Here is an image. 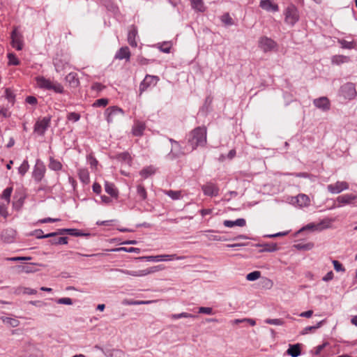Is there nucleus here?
<instances>
[{"mask_svg":"<svg viewBox=\"0 0 357 357\" xmlns=\"http://www.w3.org/2000/svg\"><path fill=\"white\" fill-rule=\"evenodd\" d=\"M206 142V129L204 127H197L194 129L188 137V144L185 148L188 151H192L199 146H204Z\"/></svg>","mask_w":357,"mask_h":357,"instance_id":"1","label":"nucleus"},{"mask_svg":"<svg viewBox=\"0 0 357 357\" xmlns=\"http://www.w3.org/2000/svg\"><path fill=\"white\" fill-rule=\"evenodd\" d=\"M36 82L37 85L40 89L52 90L55 93H63V86L57 82H52L50 79H46L45 77L41 76L36 77Z\"/></svg>","mask_w":357,"mask_h":357,"instance_id":"2","label":"nucleus"},{"mask_svg":"<svg viewBox=\"0 0 357 357\" xmlns=\"http://www.w3.org/2000/svg\"><path fill=\"white\" fill-rule=\"evenodd\" d=\"M51 117L45 116L42 119H38L33 127V131L40 136H43L50 126Z\"/></svg>","mask_w":357,"mask_h":357,"instance_id":"3","label":"nucleus"},{"mask_svg":"<svg viewBox=\"0 0 357 357\" xmlns=\"http://www.w3.org/2000/svg\"><path fill=\"white\" fill-rule=\"evenodd\" d=\"M10 38L12 47L18 51L22 50L24 47V37L17 28L12 31Z\"/></svg>","mask_w":357,"mask_h":357,"instance_id":"4","label":"nucleus"},{"mask_svg":"<svg viewBox=\"0 0 357 357\" xmlns=\"http://www.w3.org/2000/svg\"><path fill=\"white\" fill-rule=\"evenodd\" d=\"M340 92L341 96L348 100L354 99L357 93L355 85L351 82L343 84L340 88Z\"/></svg>","mask_w":357,"mask_h":357,"instance_id":"5","label":"nucleus"},{"mask_svg":"<svg viewBox=\"0 0 357 357\" xmlns=\"http://www.w3.org/2000/svg\"><path fill=\"white\" fill-rule=\"evenodd\" d=\"M149 261L159 262L162 261H172L174 259L183 260L185 256H177L176 254L173 255H159L155 256H148L145 257Z\"/></svg>","mask_w":357,"mask_h":357,"instance_id":"6","label":"nucleus"},{"mask_svg":"<svg viewBox=\"0 0 357 357\" xmlns=\"http://www.w3.org/2000/svg\"><path fill=\"white\" fill-rule=\"evenodd\" d=\"M46 168L45 165L40 160H37L33 167L32 176L36 182H40L44 177Z\"/></svg>","mask_w":357,"mask_h":357,"instance_id":"7","label":"nucleus"},{"mask_svg":"<svg viewBox=\"0 0 357 357\" xmlns=\"http://www.w3.org/2000/svg\"><path fill=\"white\" fill-rule=\"evenodd\" d=\"M285 22L286 23L293 26L294 25L298 20V13L297 9L293 6H289L285 12Z\"/></svg>","mask_w":357,"mask_h":357,"instance_id":"8","label":"nucleus"},{"mask_svg":"<svg viewBox=\"0 0 357 357\" xmlns=\"http://www.w3.org/2000/svg\"><path fill=\"white\" fill-rule=\"evenodd\" d=\"M105 114L106 116V120L107 123H111L114 121L116 116H123L124 115V111L117 106H112L109 107L105 110Z\"/></svg>","mask_w":357,"mask_h":357,"instance_id":"9","label":"nucleus"},{"mask_svg":"<svg viewBox=\"0 0 357 357\" xmlns=\"http://www.w3.org/2000/svg\"><path fill=\"white\" fill-rule=\"evenodd\" d=\"M158 269L157 266L151 267L149 268L144 269V270H139V271H128V270H123V269H118L117 271H119L121 273H123L126 275H132L134 277H142L145 276L146 275H149L150 273H153L155 271H157Z\"/></svg>","mask_w":357,"mask_h":357,"instance_id":"10","label":"nucleus"},{"mask_svg":"<svg viewBox=\"0 0 357 357\" xmlns=\"http://www.w3.org/2000/svg\"><path fill=\"white\" fill-rule=\"evenodd\" d=\"M259 47L264 52H270L276 47V43L270 38L263 36L259 40Z\"/></svg>","mask_w":357,"mask_h":357,"instance_id":"11","label":"nucleus"},{"mask_svg":"<svg viewBox=\"0 0 357 357\" xmlns=\"http://www.w3.org/2000/svg\"><path fill=\"white\" fill-rule=\"evenodd\" d=\"M349 183L346 181H337L334 184L328 185L327 189L332 194H339L341 192L349 189Z\"/></svg>","mask_w":357,"mask_h":357,"instance_id":"12","label":"nucleus"},{"mask_svg":"<svg viewBox=\"0 0 357 357\" xmlns=\"http://www.w3.org/2000/svg\"><path fill=\"white\" fill-rule=\"evenodd\" d=\"M204 194L209 197H216L219 194V188L213 183L208 182L202 185Z\"/></svg>","mask_w":357,"mask_h":357,"instance_id":"13","label":"nucleus"},{"mask_svg":"<svg viewBox=\"0 0 357 357\" xmlns=\"http://www.w3.org/2000/svg\"><path fill=\"white\" fill-rule=\"evenodd\" d=\"M158 81V77L154 75H146L139 85L140 92L146 91L149 86H155Z\"/></svg>","mask_w":357,"mask_h":357,"instance_id":"14","label":"nucleus"},{"mask_svg":"<svg viewBox=\"0 0 357 357\" xmlns=\"http://www.w3.org/2000/svg\"><path fill=\"white\" fill-rule=\"evenodd\" d=\"M314 106L323 111L330 109V101L326 97H321L313 100Z\"/></svg>","mask_w":357,"mask_h":357,"instance_id":"15","label":"nucleus"},{"mask_svg":"<svg viewBox=\"0 0 357 357\" xmlns=\"http://www.w3.org/2000/svg\"><path fill=\"white\" fill-rule=\"evenodd\" d=\"M183 154H185V151L182 149L179 142H178V146L172 145L170 152L167 155V158L169 160H174Z\"/></svg>","mask_w":357,"mask_h":357,"instance_id":"16","label":"nucleus"},{"mask_svg":"<svg viewBox=\"0 0 357 357\" xmlns=\"http://www.w3.org/2000/svg\"><path fill=\"white\" fill-rule=\"evenodd\" d=\"M37 266H43V264H26L25 265H19L17 266V268L20 270V271L26 273H35L38 271V269L36 268Z\"/></svg>","mask_w":357,"mask_h":357,"instance_id":"17","label":"nucleus"},{"mask_svg":"<svg viewBox=\"0 0 357 357\" xmlns=\"http://www.w3.org/2000/svg\"><path fill=\"white\" fill-rule=\"evenodd\" d=\"M16 236V231L12 228L4 229L1 234V238L6 243H11L14 241Z\"/></svg>","mask_w":357,"mask_h":357,"instance_id":"18","label":"nucleus"},{"mask_svg":"<svg viewBox=\"0 0 357 357\" xmlns=\"http://www.w3.org/2000/svg\"><path fill=\"white\" fill-rule=\"evenodd\" d=\"M130 55L129 48L128 47H122L116 53L114 58L119 60L126 59V61H129Z\"/></svg>","mask_w":357,"mask_h":357,"instance_id":"19","label":"nucleus"},{"mask_svg":"<svg viewBox=\"0 0 357 357\" xmlns=\"http://www.w3.org/2000/svg\"><path fill=\"white\" fill-rule=\"evenodd\" d=\"M357 199L356 194H344L337 197V202L342 204H350Z\"/></svg>","mask_w":357,"mask_h":357,"instance_id":"20","label":"nucleus"},{"mask_svg":"<svg viewBox=\"0 0 357 357\" xmlns=\"http://www.w3.org/2000/svg\"><path fill=\"white\" fill-rule=\"evenodd\" d=\"M260 7L267 11L276 12L279 10L278 6L273 3L271 0H261Z\"/></svg>","mask_w":357,"mask_h":357,"instance_id":"21","label":"nucleus"},{"mask_svg":"<svg viewBox=\"0 0 357 357\" xmlns=\"http://www.w3.org/2000/svg\"><path fill=\"white\" fill-rule=\"evenodd\" d=\"M137 35V29L135 26L131 27L128 34V42L129 45L133 47H136L137 46V43L136 41Z\"/></svg>","mask_w":357,"mask_h":357,"instance_id":"22","label":"nucleus"},{"mask_svg":"<svg viewBox=\"0 0 357 357\" xmlns=\"http://www.w3.org/2000/svg\"><path fill=\"white\" fill-rule=\"evenodd\" d=\"M246 224V221L244 218H238L236 220H224L223 225L226 227H233L234 226L244 227Z\"/></svg>","mask_w":357,"mask_h":357,"instance_id":"23","label":"nucleus"},{"mask_svg":"<svg viewBox=\"0 0 357 357\" xmlns=\"http://www.w3.org/2000/svg\"><path fill=\"white\" fill-rule=\"evenodd\" d=\"M146 126L144 123L137 121L132 126V132L135 136H142L145 130Z\"/></svg>","mask_w":357,"mask_h":357,"instance_id":"24","label":"nucleus"},{"mask_svg":"<svg viewBox=\"0 0 357 357\" xmlns=\"http://www.w3.org/2000/svg\"><path fill=\"white\" fill-rule=\"evenodd\" d=\"M105 192L109 194L110 196L116 198L118 197V190L116 188L115 185L112 183L105 181Z\"/></svg>","mask_w":357,"mask_h":357,"instance_id":"25","label":"nucleus"},{"mask_svg":"<svg viewBox=\"0 0 357 357\" xmlns=\"http://www.w3.org/2000/svg\"><path fill=\"white\" fill-rule=\"evenodd\" d=\"M66 80L69 83L71 87H77L79 84V81L77 77V74L75 73H70L66 77Z\"/></svg>","mask_w":357,"mask_h":357,"instance_id":"26","label":"nucleus"},{"mask_svg":"<svg viewBox=\"0 0 357 357\" xmlns=\"http://www.w3.org/2000/svg\"><path fill=\"white\" fill-rule=\"evenodd\" d=\"M78 176L79 180L84 184H88L90 182L89 173L87 169L80 168L78 169Z\"/></svg>","mask_w":357,"mask_h":357,"instance_id":"27","label":"nucleus"},{"mask_svg":"<svg viewBox=\"0 0 357 357\" xmlns=\"http://www.w3.org/2000/svg\"><path fill=\"white\" fill-rule=\"evenodd\" d=\"M287 354L291 357H298L301 354V344H289Z\"/></svg>","mask_w":357,"mask_h":357,"instance_id":"28","label":"nucleus"},{"mask_svg":"<svg viewBox=\"0 0 357 357\" xmlns=\"http://www.w3.org/2000/svg\"><path fill=\"white\" fill-rule=\"evenodd\" d=\"M0 319L8 326L15 328L20 325V321L15 318L9 317H1Z\"/></svg>","mask_w":357,"mask_h":357,"instance_id":"29","label":"nucleus"},{"mask_svg":"<svg viewBox=\"0 0 357 357\" xmlns=\"http://www.w3.org/2000/svg\"><path fill=\"white\" fill-rule=\"evenodd\" d=\"M349 61V57L344 55H335L331 58V62L334 65H340L348 63Z\"/></svg>","mask_w":357,"mask_h":357,"instance_id":"30","label":"nucleus"},{"mask_svg":"<svg viewBox=\"0 0 357 357\" xmlns=\"http://www.w3.org/2000/svg\"><path fill=\"white\" fill-rule=\"evenodd\" d=\"M296 199L298 204L301 207L307 206L310 204V198L305 194H299L296 196Z\"/></svg>","mask_w":357,"mask_h":357,"instance_id":"31","label":"nucleus"},{"mask_svg":"<svg viewBox=\"0 0 357 357\" xmlns=\"http://www.w3.org/2000/svg\"><path fill=\"white\" fill-rule=\"evenodd\" d=\"M204 233H217L218 231H215L213 230H206L203 231ZM208 241H224L226 239L222 236H220L217 234H204Z\"/></svg>","mask_w":357,"mask_h":357,"instance_id":"32","label":"nucleus"},{"mask_svg":"<svg viewBox=\"0 0 357 357\" xmlns=\"http://www.w3.org/2000/svg\"><path fill=\"white\" fill-rule=\"evenodd\" d=\"M192 8L199 11L204 12L206 9L203 0H190Z\"/></svg>","mask_w":357,"mask_h":357,"instance_id":"33","label":"nucleus"},{"mask_svg":"<svg viewBox=\"0 0 357 357\" xmlns=\"http://www.w3.org/2000/svg\"><path fill=\"white\" fill-rule=\"evenodd\" d=\"M49 168L53 171H59L62 168V164L54 158H50Z\"/></svg>","mask_w":357,"mask_h":357,"instance_id":"34","label":"nucleus"},{"mask_svg":"<svg viewBox=\"0 0 357 357\" xmlns=\"http://www.w3.org/2000/svg\"><path fill=\"white\" fill-rule=\"evenodd\" d=\"M164 192L166 195L169 197L173 200H178L182 197L181 191H180V190H165Z\"/></svg>","mask_w":357,"mask_h":357,"instance_id":"35","label":"nucleus"},{"mask_svg":"<svg viewBox=\"0 0 357 357\" xmlns=\"http://www.w3.org/2000/svg\"><path fill=\"white\" fill-rule=\"evenodd\" d=\"M155 169L152 166H149V167H146L142 169L140 171L139 174L143 178H146L149 176L155 174Z\"/></svg>","mask_w":357,"mask_h":357,"instance_id":"36","label":"nucleus"},{"mask_svg":"<svg viewBox=\"0 0 357 357\" xmlns=\"http://www.w3.org/2000/svg\"><path fill=\"white\" fill-rule=\"evenodd\" d=\"M338 43L341 45L342 48L344 49H354L355 45L354 41H347L344 39H340L338 40Z\"/></svg>","mask_w":357,"mask_h":357,"instance_id":"37","label":"nucleus"},{"mask_svg":"<svg viewBox=\"0 0 357 357\" xmlns=\"http://www.w3.org/2000/svg\"><path fill=\"white\" fill-rule=\"evenodd\" d=\"M170 317L172 319H178L181 318H195L197 316L187 312H181L179 314H172L170 315Z\"/></svg>","mask_w":357,"mask_h":357,"instance_id":"38","label":"nucleus"},{"mask_svg":"<svg viewBox=\"0 0 357 357\" xmlns=\"http://www.w3.org/2000/svg\"><path fill=\"white\" fill-rule=\"evenodd\" d=\"M137 193L141 200H145L147 197V193L144 187L142 185L137 186Z\"/></svg>","mask_w":357,"mask_h":357,"instance_id":"39","label":"nucleus"},{"mask_svg":"<svg viewBox=\"0 0 357 357\" xmlns=\"http://www.w3.org/2000/svg\"><path fill=\"white\" fill-rule=\"evenodd\" d=\"M29 165L26 160H24L18 168V172L22 176H24L29 170Z\"/></svg>","mask_w":357,"mask_h":357,"instance_id":"40","label":"nucleus"},{"mask_svg":"<svg viewBox=\"0 0 357 357\" xmlns=\"http://www.w3.org/2000/svg\"><path fill=\"white\" fill-rule=\"evenodd\" d=\"M50 243L53 245H65L68 243L67 237H59L50 240Z\"/></svg>","mask_w":357,"mask_h":357,"instance_id":"41","label":"nucleus"},{"mask_svg":"<svg viewBox=\"0 0 357 357\" xmlns=\"http://www.w3.org/2000/svg\"><path fill=\"white\" fill-rule=\"evenodd\" d=\"M55 70L56 72L59 73L63 70L66 66H68V63H63L61 60H56L54 63Z\"/></svg>","mask_w":357,"mask_h":357,"instance_id":"42","label":"nucleus"},{"mask_svg":"<svg viewBox=\"0 0 357 357\" xmlns=\"http://www.w3.org/2000/svg\"><path fill=\"white\" fill-rule=\"evenodd\" d=\"M221 21L227 26H231L234 24V20L229 13H225L222 15L221 16Z\"/></svg>","mask_w":357,"mask_h":357,"instance_id":"43","label":"nucleus"},{"mask_svg":"<svg viewBox=\"0 0 357 357\" xmlns=\"http://www.w3.org/2000/svg\"><path fill=\"white\" fill-rule=\"evenodd\" d=\"M324 322L325 321L322 320L318 322L315 326L305 327L303 331V334H307L310 331H315L316 329L320 328Z\"/></svg>","mask_w":357,"mask_h":357,"instance_id":"44","label":"nucleus"},{"mask_svg":"<svg viewBox=\"0 0 357 357\" xmlns=\"http://www.w3.org/2000/svg\"><path fill=\"white\" fill-rule=\"evenodd\" d=\"M8 64L9 65L18 66L20 63L19 59L17 58L15 54L13 53H8Z\"/></svg>","mask_w":357,"mask_h":357,"instance_id":"45","label":"nucleus"},{"mask_svg":"<svg viewBox=\"0 0 357 357\" xmlns=\"http://www.w3.org/2000/svg\"><path fill=\"white\" fill-rule=\"evenodd\" d=\"M260 276H261L260 271H255L248 273L246 275V279L249 281H255V280H257V279H259L260 278Z\"/></svg>","mask_w":357,"mask_h":357,"instance_id":"46","label":"nucleus"},{"mask_svg":"<svg viewBox=\"0 0 357 357\" xmlns=\"http://www.w3.org/2000/svg\"><path fill=\"white\" fill-rule=\"evenodd\" d=\"M264 322L268 324L275 326H282L284 323L282 319H266L264 320Z\"/></svg>","mask_w":357,"mask_h":357,"instance_id":"47","label":"nucleus"},{"mask_svg":"<svg viewBox=\"0 0 357 357\" xmlns=\"http://www.w3.org/2000/svg\"><path fill=\"white\" fill-rule=\"evenodd\" d=\"M263 247L262 251L265 252H275L278 250V245L275 243L264 244L261 245Z\"/></svg>","mask_w":357,"mask_h":357,"instance_id":"48","label":"nucleus"},{"mask_svg":"<svg viewBox=\"0 0 357 357\" xmlns=\"http://www.w3.org/2000/svg\"><path fill=\"white\" fill-rule=\"evenodd\" d=\"M35 235L37 238H51L54 237V234H47L44 235L43 231L41 229H37L35 231Z\"/></svg>","mask_w":357,"mask_h":357,"instance_id":"49","label":"nucleus"},{"mask_svg":"<svg viewBox=\"0 0 357 357\" xmlns=\"http://www.w3.org/2000/svg\"><path fill=\"white\" fill-rule=\"evenodd\" d=\"M109 102V100L107 98H100L96 100L94 103L93 104V107H105Z\"/></svg>","mask_w":357,"mask_h":357,"instance_id":"50","label":"nucleus"},{"mask_svg":"<svg viewBox=\"0 0 357 357\" xmlns=\"http://www.w3.org/2000/svg\"><path fill=\"white\" fill-rule=\"evenodd\" d=\"M66 234L73 236H82L86 235L76 229H67Z\"/></svg>","mask_w":357,"mask_h":357,"instance_id":"51","label":"nucleus"},{"mask_svg":"<svg viewBox=\"0 0 357 357\" xmlns=\"http://www.w3.org/2000/svg\"><path fill=\"white\" fill-rule=\"evenodd\" d=\"M5 96L6 98V99L13 103L14 102V100H15V95L13 93V92L12 91L11 89H6V91H5Z\"/></svg>","mask_w":357,"mask_h":357,"instance_id":"52","label":"nucleus"},{"mask_svg":"<svg viewBox=\"0 0 357 357\" xmlns=\"http://www.w3.org/2000/svg\"><path fill=\"white\" fill-rule=\"evenodd\" d=\"M12 191H13V188H6L3 191L2 198L6 199V201L9 202L10 201V195H11V193H12Z\"/></svg>","mask_w":357,"mask_h":357,"instance_id":"53","label":"nucleus"},{"mask_svg":"<svg viewBox=\"0 0 357 357\" xmlns=\"http://www.w3.org/2000/svg\"><path fill=\"white\" fill-rule=\"evenodd\" d=\"M56 303L58 304L68 305H70L73 304V300L70 298L64 297V298H59L56 301Z\"/></svg>","mask_w":357,"mask_h":357,"instance_id":"54","label":"nucleus"},{"mask_svg":"<svg viewBox=\"0 0 357 357\" xmlns=\"http://www.w3.org/2000/svg\"><path fill=\"white\" fill-rule=\"evenodd\" d=\"M115 251H124L127 252H138L139 249L137 248H125V247H121L119 248H116L114 250Z\"/></svg>","mask_w":357,"mask_h":357,"instance_id":"55","label":"nucleus"},{"mask_svg":"<svg viewBox=\"0 0 357 357\" xmlns=\"http://www.w3.org/2000/svg\"><path fill=\"white\" fill-rule=\"evenodd\" d=\"M110 357H126L124 352L120 349H114L110 353Z\"/></svg>","mask_w":357,"mask_h":357,"instance_id":"56","label":"nucleus"},{"mask_svg":"<svg viewBox=\"0 0 357 357\" xmlns=\"http://www.w3.org/2000/svg\"><path fill=\"white\" fill-rule=\"evenodd\" d=\"M171 45L169 43H164L159 45V49L161 52L169 53L170 52Z\"/></svg>","mask_w":357,"mask_h":357,"instance_id":"57","label":"nucleus"},{"mask_svg":"<svg viewBox=\"0 0 357 357\" xmlns=\"http://www.w3.org/2000/svg\"><path fill=\"white\" fill-rule=\"evenodd\" d=\"M80 119V115L76 112H70L68 115V119L76 122Z\"/></svg>","mask_w":357,"mask_h":357,"instance_id":"58","label":"nucleus"},{"mask_svg":"<svg viewBox=\"0 0 357 357\" xmlns=\"http://www.w3.org/2000/svg\"><path fill=\"white\" fill-rule=\"evenodd\" d=\"M333 266H334V269L336 271H337V272H340V271L344 272L345 271V269L343 267L342 264L341 263H340L338 261L333 260Z\"/></svg>","mask_w":357,"mask_h":357,"instance_id":"59","label":"nucleus"},{"mask_svg":"<svg viewBox=\"0 0 357 357\" xmlns=\"http://www.w3.org/2000/svg\"><path fill=\"white\" fill-rule=\"evenodd\" d=\"M31 257H10L8 258L7 260L11 261H26V260H31Z\"/></svg>","mask_w":357,"mask_h":357,"instance_id":"60","label":"nucleus"},{"mask_svg":"<svg viewBox=\"0 0 357 357\" xmlns=\"http://www.w3.org/2000/svg\"><path fill=\"white\" fill-rule=\"evenodd\" d=\"M86 158L88 162L92 167L97 166L98 160L91 154L88 155Z\"/></svg>","mask_w":357,"mask_h":357,"instance_id":"61","label":"nucleus"},{"mask_svg":"<svg viewBox=\"0 0 357 357\" xmlns=\"http://www.w3.org/2000/svg\"><path fill=\"white\" fill-rule=\"evenodd\" d=\"M199 313H203V314H212L213 310L211 307H200L199 308Z\"/></svg>","mask_w":357,"mask_h":357,"instance_id":"62","label":"nucleus"},{"mask_svg":"<svg viewBox=\"0 0 357 357\" xmlns=\"http://www.w3.org/2000/svg\"><path fill=\"white\" fill-rule=\"evenodd\" d=\"M22 292L24 294L33 295L36 294L37 291L29 287H23L22 288Z\"/></svg>","mask_w":357,"mask_h":357,"instance_id":"63","label":"nucleus"},{"mask_svg":"<svg viewBox=\"0 0 357 357\" xmlns=\"http://www.w3.org/2000/svg\"><path fill=\"white\" fill-rule=\"evenodd\" d=\"M149 61L150 60L142 56H139L137 57V62L140 64V65H147L149 63Z\"/></svg>","mask_w":357,"mask_h":357,"instance_id":"64","label":"nucleus"}]
</instances>
